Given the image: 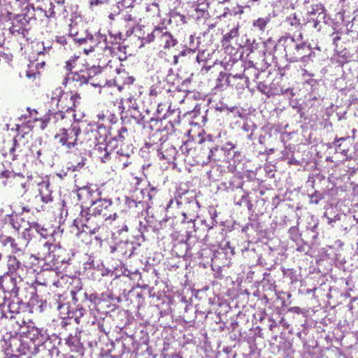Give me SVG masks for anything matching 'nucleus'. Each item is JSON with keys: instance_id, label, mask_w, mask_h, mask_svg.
I'll list each match as a JSON object with an SVG mask.
<instances>
[{"instance_id": "obj_18", "label": "nucleus", "mask_w": 358, "mask_h": 358, "mask_svg": "<svg viewBox=\"0 0 358 358\" xmlns=\"http://www.w3.org/2000/svg\"><path fill=\"white\" fill-rule=\"evenodd\" d=\"M134 250L135 247L132 242L121 241L111 248V252H116L118 256L128 258L132 255Z\"/></svg>"}, {"instance_id": "obj_20", "label": "nucleus", "mask_w": 358, "mask_h": 358, "mask_svg": "<svg viewBox=\"0 0 358 358\" xmlns=\"http://www.w3.org/2000/svg\"><path fill=\"white\" fill-rule=\"evenodd\" d=\"M177 151L176 148L169 143H164L157 148V155L159 159L173 160L176 158Z\"/></svg>"}, {"instance_id": "obj_22", "label": "nucleus", "mask_w": 358, "mask_h": 358, "mask_svg": "<svg viewBox=\"0 0 358 358\" xmlns=\"http://www.w3.org/2000/svg\"><path fill=\"white\" fill-rule=\"evenodd\" d=\"M128 136V130L125 127H122L117 131V134L111 137L108 141V145L110 150L115 149L118 145L124 143L125 139Z\"/></svg>"}, {"instance_id": "obj_43", "label": "nucleus", "mask_w": 358, "mask_h": 358, "mask_svg": "<svg viewBox=\"0 0 358 358\" xmlns=\"http://www.w3.org/2000/svg\"><path fill=\"white\" fill-rule=\"evenodd\" d=\"M257 89L263 94L270 96L273 93L271 88L264 81H259L257 83Z\"/></svg>"}, {"instance_id": "obj_8", "label": "nucleus", "mask_w": 358, "mask_h": 358, "mask_svg": "<svg viewBox=\"0 0 358 358\" xmlns=\"http://www.w3.org/2000/svg\"><path fill=\"white\" fill-rule=\"evenodd\" d=\"M108 131L103 124L88 125L83 134L80 133V144L87 143L92 147L97 141H106Z\"/></svg>"}, {"instance_id": "obj_33", "label": "nucleus", "mask_w": 358, "mask_h": 358, "mask_svg": "<svg viewBox=\"0 0 358 358\" xmlns=\"http://www.w3.org/2000/svg\"><path fill=\"white\" fill-rule=\"evenodd\" d=\"M27 337L33 341L41 343L43 339V331L35 327L29 328L27 333Z\"/></svg>"}, {"instance_id": "obj_59", "label": "nucleus", "mask_w": 358, "mask_h": 358, "mask_svg": "<svg viewBox=\"0 0 358 358\" xmlns=\"http://www.w3.org/2000/svg\"><path fill=\"white\" fill-rule=\"evenodd\" d=\"M19 217L16 215L15 217L11 216L10 218V224L13 227V229L16 230H19L20 229V224L19 223Z\"/></svg>"}, {"instance_id": "obj_46", "label": "nucleus", "mask_w": 358, "mask_h": 358, "mask_svg": "<svg viewBox=\"0 0 358 358\" xmlns=\"http://www.w3.org/2000/svg\"><path fill=\"white\" fill-rule=\"evenodd\" d=\"M242 76L241 75L236 74V75H231V74H227V73H220L218 78V80H224L225 79V81L227 82L228 85H231V82L233 79L235 78H241Z\"/></svg>"}, {"instance_id": "obj_9", "label": "nucleus", "mask_w": 358, "mask_h": 358, "mask_svg": "<svg viewBox=\"0 0 358 358\" xmlns=\"http://www.w3.org/2000/svg\"><path fill=\"white\" fill-rule=\"evenodd\" d=\"M88 207L91 208L90 211L101 216L106 221L115 220L117 217V213L114 211L113 201L110 199H102L99 196L94 203Z\"/></svg>"}, {"instance_id": "obj_61", "label": "nucleus", "mask_w": 358, "mask_h": 358, "mask_svg": "<svg viewBox=\"0 0 358 358\" xmlns=\"http://www.w3.org/2000/svg\"><path fill=\"white\" fill-rule=\"evenodd\" d=\"M311 20H313V22H314V24H313V27L317 29V30H320L321 28H322V26L320 24L321 22L323 21V22H325V19L323 20V19H320V17H311Z\"/></svg>"}, {"instance_id": "obj_2", "label": "nucleus", "mask_w": 358, "mask_h": 358, "mask_svg": "<svg viewBox=\"0 0 358 358\" xmlns=\"http://www.w3.org/2000/svg\"><path fill=\"white\" fill-rule=\"evenodd\" d=\"M64 252V250L57 248L55 244L45 241L40 243L37 253L33 257L39 261L38 264L43 271H52L54 269L55 262H64V259H62V253Z\"/></svg>"}, {"instance_id": "obj_52", "label": "nucleus", "mask_w": 358, "mask_h": 358, "mask_svg": "<svg viewBox=\"0 0 358 358\" xmlns=\"http://www.w3.org/2000/svg\"><path fill=\"white\" fill-rule=\"evenodd\" d=\"M348 138H338L334 140V144L337 147V149L339 150V152L343 154L344 156H348V149L342 148L341 144L338 143L341 141H345Z\"/></svg>"}, {"instance_id": "obj_16", "label": "nucleus", "mask_w": 358, "mask_h": 358, "mask_svg": "<svg viewBox=\"0 0 358 358\" xmlns=\"http://www.w3.org/2000/svg\"><path fill=\"white\" fill-rule=\"evenodd\" d=\"M169 130V127L168 125H166L163 129L157 128V130L150 135L149 138V143L154 145L153 149H156L157 150V148H160L164 143L167 141V132Z\"/></svg>"}, {"instance_id": "obj_13", "label": "nucleus", "mask_w": 358, "mask_h": 358, "mask_svg": "<svg viewBox=\"0 0 358 358\" xmlns=\"http://www.w3.org/2000/svg\"><path fill=\"white\" fill-rule=\"evenodd\" d=\"M157 36L158 42L164 50H169L171 48L175 47L178 43L177 38L168 30L167 27L164 26H159V30Z\"/></svg>"}, {"instance_id": "obj_26", "label": "nucleus", "mask_w": 358, "mask_h": 358, "mask_svg": "<svg viewBox=\"0 0 358 358\" xmlns=\"http://www.w3.org/2000/svg\"><path fill=\"white\" fill-rule=\"evenodd\" d=\"M79 98H80L79 96L77 94L71 95L70 96V101L71 102L72 104H71V106H69L67 107L66 112L62 111V110H59L57 112L52 113L51 115H53L54 117L56 119H59V118L61 120L64 119L66 117V113H69L74 110L73 107L76 106V100Z\"/></svg>"}, {"instance_id": "obj_39", "label": "nucleus", "mask_w": 358, "mask_h": 358, "mask_svg": "<svg viewBox=\"0 0 358 358\" xmlns=\"http://www.w3.org/2000/svg\"><path fill=\"white\" fill-rule=\"evenodd\" d=\"M310 13L313 17H318L323 20L326 18L325 9L322 4L313 6L312 10L310 11Z\"/></svg>"}, {"instance_id": "obj_25", "label": "nucleus", "mask_w": 358, "mask_h": 358, "mask_svg": "<svg viewBox=\"0 0 358 358\" xmlns=\"http://www.w3.org/2000/svg\"><path fill=\"white\" fill-rule=\"evenodd\" d=\"M66 344L70 348L71 351L82 354L83 352V345L79 338L76 336L70 335L66 339Z\"/></svg>"}, {"instance_id": "obj_63", "label": "nucleus", "mask_w": 358, "mask_h": 358, "mask_svg": "<svg viewBox=\"0 0 358 358\" xmlns=\"http://www.w3.org/2000/svg\"><path fill=\"white\" fill-rule=\"evenodd\" d=\"M231 113L234 114V116L238 117L240 118L243 117V112L236 106H232L231 107Z\"/></svg>"}, {"instance_id": "obj_10", "label": "nucleus", "mask_w": 358, "mask_h": 358, "mask_svg": "<svg viewBox=\"0 0 358 358\" xmlns=\"http://www.w3.org/2000/svg\"><path fill=\"white\" fill-rule=\"evenodd\" d=\"M72 301L85 304L87 308H90L91 306L95 308L100 304L102 299L96 293H87L85 289L82 287H75L71 290Z\"/></svg>"}, {"instance_id": "obj_31", "label": "nucleus", "mask_w": 358, "mask_h": 358, "mask_svg": "<svg viewBox=\"0 0 358 358\" xmlns=\"http://www.w3.org/2000/svg\"><path fill=\"white\" fill-rule=\"evenodd\" d=\"M41 346L48 348L50 358H74L73 355H69L67 357H64V355L60 353L58 348L52 345V343L50 341L44 343Z\"/></svg>"}, {"instance_id": "obj_29", "label": "nucleus", "mask_w": 358, "mask_h": 358, "mask_svg": "<svg viewBox=\"0 0 358 358\" xmlns=\"http://www.w3.org/2000/svg\"><path fill=\"white\" fill-rule=\"evenodd\" d=\"M175 249L178 256L192 257L194 255L193 252H191V248L187 241L178 243L175 245Z\"/></svg>"}, {"instance_id": "obj_45", "label": "nucleus", "mask_w": 358, "mask_h": 358, "mask_svg": "<svg viewBox=\"0 0 358 358\" xmlns=\"http://www.w3.org/2000/svg\"><path fill=\"white\" fill-rule=\"evenodd\" d=\"M238 27H234L232 29H231L229 32L227 33L224 36L223 40L225 42H229L233 38L238 37Z\"/></svg>"}, {"instance_id": "obj_42", "label": "nucleus", "mask_w": 358, "mask_h": 358, "mask_svg": "<svg viewBox=\"0 0 358 358\" xmlns=\"http://www.w3.org/2000/svg\"><path fill=\"white\" fill-rule=\"evenodd\" d=\"M136 0H120L116 2L117 8L121 10L124 8H133Z\"/></svg>"}, {"instance_id": "obj_48", "label": "nucleus", "mask_w": 358, "mask_h": 358, "mask_svg": "<svg viewBox=\"0 0 358 358\" xmlns=\"http://www.w3.org/2000/svg\"><path fill=\"white\" fill-rule=\"evenodd\" d=\"M317 228V224H315L314 226L311 227H308L306 229V234L307 236H308L310 238H311L312 241L310 243H313V241L317 238L318 233L315 231Z\"/></svg>"}, {"instance_id": "obj_64", "label": "nucleus", "mask_w": 358, "mask_h": 358, "mask_svg": "<svg viewBox=\"0 0 358 358\" xmlns=\"http://www.w3.org/2000/svg\"><path fill=\"white\" fill-rule=\"evenodd\" d=\"M235 148V145L231 142H227L224 146L220 148V150L222 151H230Z\"/></svg>"}, {"instance_id": "obj_35", "label": "nucleus", "mask_w": 358, "mask_h": 358, "mask_svg": "<svg viewBox=\"0 0 358 358\" xmlns=\"http://www.w3.org/2000/svg\"><path fill=\"white\" fill-rule=\"evenodd\" d=\"M289 238L295 242L297 245H300L301 243H308V241H304L301 238V234L299 232V229L296 227H292L289 229Z\"/></svg>"}, {"instance_id": "obj_60", "label": "nucleus", "mask_w": 358, "mask_h": 358, "mask_svg": "<svg viewBox=\"0 0 358 358\" xmlns=\"http://www.w3.org/2000/svg\"><path fill=\"white\" fill-rule=\"evenodd\" d=\"M85 161L83 158L81 159V162H79L76 165H71L68 169L73 171H77L85 166Z\"/></svg>"}, {"instance_id": "obj_55", "label": "nucleus", "mask_w": 358, "mask_h": 358, "mask_svg": "<svg viewBox=\"0 0 358 358\" xmlns=\"http://www.w3.org/2000/svg\"><path fill=\"white\" fill-rule=\"evenodd\" d=\"M162 123V120L159 118L152 117L148 122V127L151 130L156 129L159 127V124Z\"/></svg>"}, {"instance_id": "obj_3", "label": "nucleus", "mask_w": 358, "mask_h": 358, "mask_svg": "<svg viewBox=\"0 0 358 358\" xmlns=\"http://www.w3.org/2000/svg\"><path fill=\"white\" fill-rule=\"evenodd\" d=\"M178 206H180L184 217L183 221H186L192 228H195L194 222L198 217V213L200 208L198 201L192 192H186L176 199Z\"/></svg>"}, {"instance_id": "obj_7", "label": "nucleus", "mask_w": 358, "mask_h": 358, "mask_svg": "<svg viewBox=\"0 0 358 358\" xmlns=\"http://www.w3.org/2000/svg\"><path fill=\"white\" fill-rule=\"evenodd\" d=\"M80 132L81 129L78 123H73L68 129H62L60 132L55 136V138L62 145L71 149L80 143Z\"/></svg>"}, {"instance_id": "obj_17", "label": "nucleus", "mask_w": 358, "mask_h": 358, "mask_svg": "<svg viewBox=\"0 0 358 358\" xmlns=\"http://www.w3.org/2000/svg\"><path fill=\"white\" fill-rule=\"evenodd\" d=\"M122 34L118 33L117 34H110L109 38L106 36V40L102 41L101 50L105 53L113 54L116 50L120 41L122 40Z\"/></svg>"}, {"instance_id": "obj_23", "label": "nucleus", "mask_w": 358, "mask_h": 358, "mask_svg": "<svg viewBox=\"0 0 358 358\" xmlns=\"http://www.w3.org/2000/svg\"><path fill=\"white\" fill-rule=\"evenodd\" d=\"M13 10L19 13H31L35 15V8L34 6L29 3L27 0H15L13 3Z\"/></svg>"}, {"instance_id": "obj_1", "label": "nucleus", "mask_w": 358, "mask_h": 358, "mask_svg": "<svg viewBox=\"0 0 358 358\" xmlns=\"http://www.w3.org/2000/svg\"><path fill=\"white\" fill-rule=\"evenodd\" d=\"M302 34L295 39L290 34L281 36L278 39V43L282 44L285 52V57L291 62H302L304 63L312 61L315 57V52L311 47L305 42L301 41Z\"/></svg>"}, {"instance_id": "obj_15", "label": "nucleus", "mask_w": 358, "mask_h": 358, "mask_svg": "<svg viewBox=\"0 0 358 358\" xmlns=\"http://www.w3.org/2000/svg\"><path fill=\"white\" fill-rule=\"evenodd\" d=\"M71 80L76 82L79 85L83 84L90 83L92 86L97 87L101 86L99 83H95L94 82L90 81L89 79V74H87L85 70H80L77 72L69 73L64 80L63 84L66 85L69 80Z\"/></svg>"}, {"instance_id": "obj_27", "label": "nucleus", "mask_w": 358, "mask_h": 358, "mask_svg": "<svg viewBox=\"0 0 358 358\" xmlns=\"http://www.w3.org/2000/svg\"><path fill=\"white\" fill-rule=\"evenodd\" d=\"M69 35L73 38L85 28L84 22L81 20H77L76 19L71 20V22L69 24Z\"/></svg>"}, {"instance_id": "obj_24", "label": "nucleus", "mask_w": 358, "mask_h": 358, "mask_svg": "<svg viewBox=\"0 0 358 358\" xmlns=\"http://www.w3.org/2000/svg\"><path fill=\"white\" fill-rule=\"evenodd\" d=\"M38 191L41 196V200L48 203L52 201V191L50 189V183L48 182H43L38 185Z\"/></svg>"}, {"instance_id": "obj_40", "label": "nucleus", "mask_w": 358, "mask_h": 358, "mask_svg": "<svg viewBox=\"0 0 358 358\" xmlns=\"http://www.w3.org/2000/svg\"><path fill=\"white\" fill-rule=\"evenodd\" d=\"M90 32L89 31V29L86 27L77 35H76L75 37H73L74 41L78 43L79 45H83L86 44L87 38L88 37Z\"/></svg>"}, {"instance_id": "obj_11", "label": "nucleus", "mask_w": 358, "mask_h": 358, "mask_svg": "<svg viewBox=\"0 0 358 358\" xmlns=\"http://www.w3.org/2000/svg\"><path fill=\"white\" fill-rule=\"evenodd\" d=\"M75 192H76L78 199L86 206L93 204L96 199L101 196V192L98 189H94L91 184L81 187L76 185Z\"/></svg>"}, {"instance_id": "obj_12", "label": "nucleus", "mask_w": 358, "mask_h": 358, "mask_svg": "<svg viewBox=\"0 0 358 358\" xmlns=\"http://www.w3.org/2000/svg\"><path fill=\"white\" fill-rule=\"evenodd\" d=\"M32 19H35V15H31V13L15 14L13 17H10V20H12V25L9 28L10 33L23 34L25 27Z\"/></svg>"}, {"instance_id": "obj_30", "label": "nucleus", "mask_w": 358, "mask_h": 358, "mask_svg": "<svg viewBox=\"0 0 358 358\" xmlns=\"http://www.w3.org/2000/svg\"><path fill=\"white\" fill-rule=\"evenodd\" d=\"M204 146L208 150V159L213 160V161H220V152H222L220 150V148L219 146H212L210 147L208 144L210 142H207L206 141H203Z\"/></svg>"}, {"instance_id": "obj_49", "label": "nucleus", "mask_w": 358, "mask_h": 358, "mask_svg": "<svg viewBox=\"0 0 358 358\" xmlns=\"http://www.w3.org/2000/svg\"><path fill=\"white\" fill-rule=\"evenodd\" d=\"M85 71L89 74L90 80H92L93 78L101 73V69L99 66H93L90 69L85 70Z\"/></svg>"}, {"instance_id": "obj_58", "label": "nucleus", "mask_w": 358, "mask_h": 358, "mask_svg": "<svg viewBox=\"0 0 358 358\" xmlns=\"http://www.w3.org/2000/svg\"><path fill=\"white\" fill-rule=\"evenodd\" d=\"M6 296L3 297V302L0 303V315L5 317V320H8V310L6 308Z\"/></svg>"}, {"instance_id": "obj_57", "label": "nucleus", "mask_w": 358, "mask_h": 358, "mask_svg": "<svg viewBox=\"0 0 358 358\" xmlns=\"http://www.w3.org/2000/svg\"><path fill=\"white\" fill-rule=\"evenodd\" d=\"M128 227L125 223H123L121 226H117L115 228L113 235L117 234L119 235L123 234L128 232Z\"/></svg>"}, {"instance_id": "obj_14", "label": "nucleus", "mask_w": 358, "mask_h": 358, "mask_svg": "<svg viewBox=\"0 0 358 358\" xmlns=\"http://www.w3.org/2000/svg\"><path fill=\"white\" fill-rule=\"evenodd\" d=\"M7 268L8 271L3 276L6 279L8 278L10 280L11 277H15L16 278L17 282V279L19 280V282L22 281L19 271L20 270L22 271L23 268L22 267L21 262L15 256L9 255L8 257Z\"/></svg>"}, {"instance_id": "obj_6", "label": "nucleus", "mask_w": 358, "mask_h": 358, "mask_svg": "<svg viewBox=\"0 0 358 358\" xmlns=\"http://www.w3.org/2000/svg\"><path fill=\"white\" fill-rule=\"evenodd\" d=\"M90 210L88 206H82L79 216L74 220V224L77 227H86L90 234H95L99 231L106 220L96 213L90 211Z\"/></svg>"}, {"instance_id": "obj_32", "label": "nucleus", "mask_w": 358, "mask_h": 358, "mask_svg": "<svg viewBox=\"0 0 358 358\" xmlns=\"http://www.w3.org/2000/svg\"><path fill=\"white\" fill-rule=\"evenodd\" d=\"M143 200L146 203H150V206L153 203L152 200L155 199L157 194V189L156 187H151L143 189L141 191Z\"/></svg>"}, {"instance_id": "obj_53", "label": "nucleus", "mask_w": 358, "mask_h": 358, "mask_svg": "<svg viewBox=\"0 0 358 358\" xmlns=\"http://www.w3.org/2000/svg\"><path fill=\"white\" fill-rule=\"evenodd\" d=\"M257 129V126L255 123L248 121H246L243 123L242 126V129L245 131V132H254V131Z\"/></svg>"}, {"instance_id": "obj_38", "label": "nucleus", "mask_w": 358, "mask_h": 358, "mask_svg": "<svg viewBox=\"0 0 358 358\" xmlns=\"http://www.w3.org/2000/svg\"><path fill=\"white\" fill-rule=\"evenodd\" d=\"M159 30V26L155 27L154 29L150 34H148L145 37L141 38L140 48L144 46L145 43H150L156 38L157 40V34Z\"/></svg>"}, {"instance_id": "obj_62", "label": "nucleus", "mask_w": 358, "mask_h": 358, "mask_svg": "<svg viewBox=\"0 0 358 358\" xmlns=\"http://www.w3.org/2000/svg\"><path fill=\"white\" fill-rule=\"evenodd\" d=\"M50 115H52L48 114V115L44 116V117L41 120V124L40 127L41 129H44L47 127L48 123L50 120Z\"/></svg>"}, {"instance_id": "obj_54", "label": "nucleus", "mask_w": 358, "mask_h": 358, "mask_svg": "<svg viewBox=\"0 0 358 358\" xmlns=\"http://www.w3.org/2000/svg\"><path fill=\"white\" fill-rule=\"evenodd\" d=\"M208 8V6L207 3H202L199 4L196 7L195 11L199 13V14H201V17H204L205 14H208V13H207Z\"/></svg>"}, {"instance_id": "obj_50", "label": "nucleus", "mask_w": 358, "mask_h": 358, "mask_svg": "<svg viewBox=\"0 0 358 358\" xmlns=\"http://www.w3.org/2000/svg\"><path fill=\"white\" fill-rule=\"evenodd\" d=\"M150 207V203H146L144 200L138 201L137 205L135 208V209H136V213H142L144 210H148Z\"/></svg>"}, {"instance_id": "obj_41", "label": "nucleus", "mask_w": 358, "mask_h": 358, "mask_svg": "<svg viewBox=\"0 0 358 358\" xmlns=\"http://www.w3.org/2000/svg\"><path fill=\"white\" fill-rule=\"evenodd\" d=\"M29 228L31 230H34L36 233L39 234L41 236L44 238H46L48 236V230L38 222L30 223Z\"/></svg>"}, {"instance_id": "obj_47", "label": "nucleus", "mask_w": 358, "mask_h": 358, "mask_svg": "<svg viewBox=\"0 0 358 358\" xmlns=\"http://www.w3.org/2000/svg\"><path fill=\"white\" fill-rule=\"evenodd\" d=\"M310 203L317 204L320 201L324 199V196L318 191H315L313 194H309Z\"/></svg>"}, {"instance_id": "obj_19", "label": "nucleus", "mask_w": 358, "mask_h": 358, "mask_svg": "<svg viewBox=\"0 0 358 358\" xmlns=\"http://www.w3.org/2000/svg\"><path fill=\"white\" fill-rule=\"evenodd\" d=\"M106 40V35L101 34L99 31L96 32L94 34L90 33L87 38V41L85 45H89V49H84V51L86 54L89 52H92L95 50L96 48H101L102 45V41Z\"/></svg>"}, {"instance_id": "obj_44", "label": "nucleus", "mask_w": 358, "mask_h": 358, "mask_svg": "<svg viewBox=\"0 0 358 358\" xmlns=\"http://www.w3.org/2000/svg\"><path fill=\"white\" fill-rule=\"evenodd\" d=\"M269 21H270L269 17H264V18L260 17L253 22V26L255 27H257L260 30L263 31V30H264L266 24L268 23Z\"/></svg>"}, {"instance_id": "obj_5", "label": "nucleus", "mask_w": 358, "mask_h": 358, "mask_svg": "<svg viewBox=\"0 0 358 358\" xmlns=\"http://www.w3.org/2000/svg\"><path fill=\"white\" fill-rule=\"evenodd\" d=\"M56 299L57 309L60 315H66L69 320H73L77 324L80 323V318L87 313L85 304L73 301V304L66 302L63 295H57Z\"/></svg>"}, {"instance_id": "obj_4", "label": "nucleus", "mask_w": 358, "mask_h": 358, "mask_svg": "<svg viewBox=\"0 0 358 358\" xmlns=\"http://www.w3.org/2000/svg\"><path fill=\"white\" fill-rule=\"evenodd\" d=\"M10 282L12 285L11 287L10 288L8 287V289L13 299L10 300L8 304L6 306L8 310V321L12 325H14V323L16 324V326L14 327V331L17 334L20 329L21 324L18 321H15V315L21 312L22 306H25V303L18 297L20 288L17 286L16 278L11 277Z\"/></svg>"}, {"instance_id": "obj_37", "label": "nucleus", "mask_w": 358, "mask_h": 358, "mask_svg": "<svg viewBox=\"0 0 358 358\" xmlns=\"http://www.w3.org/2000/svg\"><path fill=\"white\" fill-rule=\"evenodd\" d=\"M306 83L310 86L311 90V99L316 100L321 98V96L318 93L319 82L313 78L308 79Z\"/></svg>"}, {"instance_id": "obj_34", "label": "nucleus", "mask_w": 358, "mask_h": 358, "mask_svg": "<svg viewBox=\"0 0 358 358\" xmlns=\"http://www.w3.org/2000/svg\"><path fill=\"white\" fill-rule=\"evenodd\" d=\"M288 26L291 27L292 31H298L299 30L302 24L300 22V20L297 17L296 15L294 13L289 17H287L285 22Z\"/></svg>"}, {"instance_id": "obj_56", "label": "nucleus", "mask_w": 358, "mask_h": 358, "mask_svg": "<svg viewBox=\"0 0 358 358\" xmlns=\"http://www.w3.org/2000/svg\"><path fill=\"white\" fill-rule=\"evenodd\" d=\"M138 201L129 196H125L124 203L129 209H135Z\"/></svg>"}, {"instance_id": "obj_51", "label": "nucleus", "mask_w": 358, "mask_h": 358, "mask_svg": "<svg viewBox=\"0 0 358 358\" xmlns=\"http://www.w3.org/2000/svg\"><path fill=\"white\" fill-rule=\"evenodd\" d=\"M19 134H20V133H18V134L16 136V137L13 138V146L11 148H10V150H9V154H10V155L12 156L13 160H15L18 155L17 154H16V150H17V147L19 146V144L17 143V140L16 139V138L19 136Z\"/></svg>"}, {"instance_id": "obj_21", "label": "nucleus", "mask_w": 358, "mask_h": 358, "mask_svg": "<svg viewBox=\"0 0 358 358\" xmlns=\"http://www.w3.org/2000/svg\"><path fill=\"white\" fill-rule=\"evenodd\" d=\"M94 151L99 155V157L102 162H106L110 159L111 151L108 141H103L102 139L97 141L94 144Z\"/></svg>"}, {"instance_id": "obj_36", "label": "nucleus", "mask_w": 358, "mask_h": 358, "mask_svg": "<svg viewBox=\"0 0 358 358\" xmlns=\"http://www.w3.org/2000/svg\"><path fill=\"white\" fill-rule=\"evenodd\" d=\"M243 76H245V78H246L247 80L250 79L256 83L259 82V81H258V80H259L260 73H259V71L257 69H255V67L251 66V67L248 68V69H246L244 71Z\"/></svg>"}, {"instance_id": "obj_28", "label": "nucleus", "mask_w": 358, "mask_h": 358, "mask_svg": "<svg viewBox=\"0 0 358 358\" xmlns=\"http://www.w3.org/2000/svg\"><path fill=\"white\" fill-rule=\"evenodd\" d=\"M127 114L128 115V117L134 120V122L145 127V117L142 115L141 113L136 107H130L127 110Z\"/></svg>"}]
</instances>
